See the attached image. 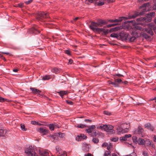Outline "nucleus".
<instances>
[{
  "instance_id": "nucleus-10",
  "label": "nucleus",
  "mask_w": 156,
  "mask_h": 156,
  "mask_svg": "<svg viewBox=\"0 0 156 156\" xmlns=\"http://www.w3.org/2000/svg\"><path fill=\"white\" fill-rule=\"evenodd\" d=\"M52 142H55L58 140V137L55 135H50L48 136Z\"/></svg>"
},
{
  "instance_id": "nucleus-45",
  "label": "nucleus",
  "mask_w": 156,
  "mask_h": 156,
  "mask_svg": "<svg viewBox=\"0 0 156 156\" xmlns=\"http://www.w3.org/2000/svg\"><path fill=\"white\" fill-rule=\"evenodd\" d=\"M142 154L144 156H148V153L145 151H143Z\"/></svg>"
},
{
  "instance_id": "nucleus-38",
  "label": "nucleus",
  "mask_w": 156,
  "mask_h": 156,
  "mask_svg": "<svg viewBox=\"0 0 156 156\" xmlns=\"http://www.w3.org/2000/svg\"><path fill=\"white\" fill-rule=\"evenodd\" d=\"M110 36L112 37L117 38L118 36L117 34L115 33H112L111 34Z\"/></svg>"
},
{
  "instance_id": "nucleus-16",
  "label": "nucleus",
  "mask_w": 156,
  "mask_h": 156,
  "mask_svg": "<svg viewBox=\"0 0 156 156\" xmlns=\"http://www.w3.org/2000/svg\"><path fill=\"white\" fill-rule=\"evenodd\" d=\"M30 30L32 31L33 33L36 34L40 33V31L39 30H38L36 28H32Z\"/></svg>"
},
{
  "instance_id": "nucleus-57",
  "label": "nucleus",
  "mask_w": 156,
  "mask_h": 156,
  "mask_svg": "<svg viewBox=\"0 0 156 156\" xmlns=\"http://www.w3.org/2000/svg\"><path fill=\"white\" fill-rule=\"evenodd\" d=\"M65 52L67 54L70 55V52L68 50H66L65 51Z\"/></svg>"
},
{
  "instance_id": "nucleus-15",
  "label": "nucleus",
  "mask_w": 156,
  "mask_h": 156,
  "mask_svg": "<svg viewBox=\"0 0 156 156\" xmlns=\"http://www.w3.org/2000/svg\"><path fill=\"white\" fill-rule=\"evenodd\" d=\"M140 145H143L145 143V141L144 140L141 138H139L138 139V143Z\"/></svg>"
},
{
  "instance_id": "nucleus-8",
  "label": "nucleus",
  "mask_w": 156,
  "mask_h": 156,
  "mask_svg": "<svg viewBox=\"0 0 156 156\" xmlns=\"http://www.w3.org/2000/svg\"><path fill=\"white\" fill-rule=\"evenodd\" d=\"M37 131L42 133L43 135H44L47 134L48 133L49 130L45 128H40L37 129Z\"/></svg>"
},
{
  "instance_id": "nucleus-52",
  "label": "nucleus",
  "mask_w": 156,
  "mask_h": 156,
  "mask_svg": "<svg viewBox=\"0 0 156 156\" xmlns=\"http://www.w3.org/2000/svg\"><path fill=\"white\" fill-rule=\"evenodd\" d=\"M89 127L91 129H94L95 128L96 126H95L94 125H91V126H89Z\"/></svg>"
},
{
  "instance_id": "nucleus-31",
  "label": "nucleus",
  "mask_w": 156,
  "mask_h": 156,
  "mask_svg": "<svg viewBox=\"0 0 156 156\" xmlns=\"http://www.w3.org/2000/svg\"><path fill=\"white\" fill-rule=\"evenodd\" d=\"M125 23H131L133 25L135 24L136 23V22L134 20H132L129 21H127L125 22Z\"/></svg>"
},
{
  "instance_id": "nucleus-41",
  "label": "nucleus",
  "mask_w": 156,
  "mask_h": 156,
  "mask_svg": "<svg viewBox=\"0 0 156 156\" xmlns=\"http://www.w3.org/2000/svg\"><path fill=\"white\" fill-rule=\"evenodd\" d=\"M151 125L149 123H147L144 125V127L145 128H146L147 129H149Z\"/></svg>"
},
{
  "instance_id": "nucleus-27",
  "label": "nucleus",
  "mask_w": 156,
  "mask_h": 156,
  "mask_svg": "<svg viewBox=\"0 0 156 156\" xmlns=\"http://www.w3.org/2000/svg\"><path fill=\"white\" fill-rule=\"evenodd\" d=\"M20 126L21 129L23 131H26L27 130V129L25 128V126L24 124H21Z\"/></svg>"
},
{
  "instance_id": "nucleus-6",
  "label": "nucleus",
  "mask_w": 156,
  "mask_h": 156,
  "mask_svg": "<svg viewBox=\"0 0 156 156\" xmlns=\"http://www.w3.org/2000/svg\"><path fill=\"white\" fill-rule=\"evenodd\" d=\"M48 13L44 12H40L37 14V19L39 20H42L43 19L49 18Z\"/></svg>"
},
{
  "instance_id": "nucleus-13",
  "label": "nucleus",
  "mask_w": 156,
  "mask_h": 156,
  "mask_svg": "<svg viewBox=\"0 0 156 156\" xmlns=\"http://www.w3.org/2000/svg\"><path fill=\"white\" fill-rule=\"evenodd\" d=\"M97 30V32H103L105 34H107L109 32V30L108 29L105 30L103 28H97L96 29Z\"/></svg>"
},
{
  "instance_id": "nucleus-3",
  "label": "nucleus",
  "mask_w": 156,
  "mask_h": 156,
  "mask_svg": "<svg viewBox=\"0 0 156 156\" xmlns=\"http://www.w3.org/2000/svg\"><path fill=\"white\" fill-rule=\"evenodd\" d=\"M155 12H153L147 14L146 16L144 17H140L136 19L137 21H142L144 22H149L151 21L152 17L155 16Z\"/></svg>"
},
{
  "instance_id": "nucleus-60",
  "label": "nucleus",
  "mask_w": 156,
  "mask_h": 156,
  "mask_svg": "<svg viewBox=\"0 0 156 156\" xmlns=\"http://www.w3.org/2000/svg\"><path fill=\"white\" fill-rule=\"evenodd\" d=\"M2 53H3V54H6V55H12V54L8 52H2Z\"/></svg>"
},
{
  "instance_id": "nucleus-2",
  "label": "nucleus",
  "mask_w": 156,
  "mask_h": 156,
  "mask_svg": "<svg viewBox=\"0 0 156 156\" xmlns=\"http://www.w3.org/2000/svg\"><path fill=\"white\" fill-rule=\"evenodd\" d=\"M108 22L105 20H98L97 23L92 22L90 25L89 27L90 29L94 31H97V28H99L97 27H101L103 25L107 24Z\"/></svg>"
},
{
  "instance_id": "nucleus-39",
  "label": "nucleus",
  "mask_w": 156,
  "mask_h": 156,
  "mask_svg": "<svg viewBox=\"0 0 156 156\" xmlns=\"http://www.w3.org/2000/svg\"><path fill=\"white\" fill-rule=\"evenodd\" d=\"M136 39V37L135 36H132L129 38V41H133Z\"/></svg>"
},
{
  "instance_id": "nucleus-32",
  "label": "nucleus",
  "mask_w": 156,
  "mask_h": 156,
  "mask_svg": "<svg viewBox=\"0 0 156 156\" xmlns=\"http://www.w3.org/2000/svg\"><path fill=\"white\" fill-rule=\"evenodd\" d=\"M115 81L118 83H120L122 82L121 79L117 78H115Z\"/></svg>"
},
{
  "instance_id": "nucleus-21",
  "label": "nucleus",
  "mask_w": 156,
  "mask_h": 156,
  "mask_svg": "<svg viewBox=\"0 0 156 156\" xmlns=\"http://www.w3.org/2000/svg\"><path fill=\"white\" fill-rule=\"evenodd\" d=\"M58 93L62 97V98L63 95L66 94L67 92L66 91H61L60 92H58Z\"/></svg>"
},
{
  "instance_id": "nucleus-53",
  "label": "nucleus",
  "mask_w": 156,
  "mask_h": 156,
  "mask_svg": "<svg viewBox=\"0 0 156 156\" xmlns=\"http://www.w3.org/2000/svg\"><path fill=\"white\" fill-rule=\"evenodd\" d=\"M108 144L107 143H104L102 145V147H106L108 145Z\"/></svg>"
},
{
  "instance_id": "nucleus-47",
  "label": "nucleus",
  "mask_w": 156,
  "mask_h": 156,
  "mask_svg": "<svg viewBox=\"0 0 156 156\" xmlns=\"http://www.w3.org/2000/svg\"><path fill=\"white\" fill-rule=\"evenodd\" d=\"M81 138H82V139H85L87 138V136L83 134H80Z\"/></svg>"
},
{
  "instance_id": "nucleus-55",
  "label": "nucleus",
  "mask_w": 156,
  "mask_h": 156,
  "mask_svg": "<svg viewBox=\"0 0 156 156\" xmlns=\"http://www.w3.org/2000/svg\"><path fill=\"white\" fill-rule=\"evenodd\" d=\"M136 29L137 30H140L142 29V27L140 26H136L135 27Z\"/></svg>"
},
{
  "instance_id": "nucleus-36",
  "label": "nucleus",
  "mask_w": 156,
  "mask_h": 156,
  "mask_svg": "<svg viewBox=\"0 0 156 156\" xmlns=\"http://www.w3.org/2000/svg\"><path fill=\"white\" fill-rule=\"evenodd\" d=\"M104 156H111L110 152L106 151L105 152Z\"/></svg>"
},
{
  "instance_id": "nucleus-56",
  "label": "nucleus",
  "mask_w": 156,
  "mask_h": 156,
  "mask_svg": "<svg viewBox=\"0 0 156 156\" xmlns=\"http://www.w3.org/2000/svg\"><path fill=\"white\" fill-rule=\"evenodd\" d=\"M140 71L143 73H146V69H140Z\"/></svg>"
},
{
  "instance_id": "nucleus-43",
  "label": "nucleus",
  "mask_w": 156,
  "mask_h": 156,
  "mask_svg": "<svg viewBox=\"0 0 156 156\" xmlns=\"http://www.w3.org/2000/svg\"><path fill=\"white\" fill-rule=\"evenodd\" d=\"M118 137H113L111 139V140L114 142H116L118 140Z\"/></svg>"
},
{
  "instance_id": "nucleus-61",
  "label": "nucleus",
  "mask_w": 156,
  "mask_h": 156,
  "mask_svg": "<svg viewBox=\"0 0 156 156\" xmlns=\"http://www.w3.org/2000/svg\"><path fill=\"white\" fill-rule=\"evenodd\" d=\"M84 121L86 122H91V120L89 119H85L84 120Z\"/></svg>"
},
{
  "instance_id": "nucleus-33",
  "label": "nucleus",
  "mask_w": 156,
  "mask_h": 156,
  "mask_svg": "<svg viewBox=\"0 0 156 156\" xmlns=\"http://www.w3.org/2000/svg\"><path fill=\"white\" fill-rule=\"evenodd\" d=\"M58 136L61 138H63L65 136V134L61 133H58Z\"/></svg>"
},
{
  "instance_id": "nucleus-40",
  "label": "nucleus",
  "mask_w": 156,
  "mask_h": 156,
  "mask_svg": "<svg viewBox=\"0 0 156 156\" xmlns=\"http://www.w3.org/2000/svg\"><path fill=\"white\" fill-rule=\"evenodd\" d=\"M92 141L95 144H97L98 142V140L97 138H94Z\"/></svg>"
},
{
  "instance_id": "nucleus-11",
  "label": "nucleus",
  "mask_w": 156,
  "mask_h": 156,
  "mask_svg": "<svg viewBox=\"0 0 156 156\" xmlns=\"http://www.w3.org/2000/svg\"><path fill=\"white\" fill-rule=\"evenodd\" d=\"M131 136V135L130 134H126L124 136L120 137L119 138V140L120 141H123L127 140V138H128L130 137Z\"/></svg>"
},
{
  "instance_id": "nucleus-22",
  "label": "nucleus",
  "mask_w": 156,
  "mask_h": 156,
  "mask_svg": "<svg viewBox=\"0 0 156 156\" xmlns=\"http://www.w3.org/2000/svg\"><path fill=\"white\" fill-rule=\"evenodd\" d=\"M56 124H50L49 125V128L50 130L51 131L53 130L55 126H56Z\"/></svg>"
},
{
  "instance_id": "nucleus-62",
  "label": "nucleus",
  "mask_w": 156,
  "mask_h": 156,
  "mask_svg": "<svg viewBox=\"0 0 156 156\" xmlns=\"http://www.w3.org/2000/svg\"><path fill=\"white\" fill-rule=\"evenodd\" d=\"M144 37L146 38H149V36L147 35V34H144Z\"/></svg>"
},
{
  "instance_id": "nucleus-23",
  "label": "nucleus",
  "mask_w": 156,
  "mask_h": 156,
  "mask_svg": "<svg viewBox=\"0 0 156 156\" xmlns=\"http://www.w3.org/2000/svg\"><path fill=\"white\" fill-rule=\"evenodd\" d=\"M58 156H67L66 152L65 151H62L61 153L58 154Z\"/></svg>"
},
{
  "instance_id": "nucleus-49",
  "label": "nucleus",
  "mask_w": 156,
  "mask_h": 156,
  "mask_svg": "<svg viewBox=\"0 0 156 156\" xmlns=\"http://www.w3.org/2000/svg\"><path fill=\"white\" fill-rule=\"evenodd\" d=\"M32 1L33 0H29L28 1L25 2V3L26 4L28 5L31 3Z\"/></svg>"
},
{
  "instance_id": "nucleus-5",
  "label": "nucleus",
  "mask_w": 156,
  "mask_h": 156,
  "mask_svg": "<svg viewBox=\"0 0 156 156\" xmlns=\"http://www.w3.org/2000/svg\"><path fill=\"white\" fill-rule=\"evenodd\" d=\"M25 152L28 156H38L32 146H30L26 148Z\"/></svg>"
},
{
  "instance_id": "nucleus-58",
  "label": "nucleus",
  "mask_w": 156,
  "mask_h": 156,
  "mask_svg": "<svg viewBox=\"0 0 156 156\" xmlns=\"http://www.w3.org/2000/svg\"><path fill=\"white\" fill-rule=\"evenodd\" d=\"M18 6L20 8H22L23 6V3H20L18 5Z\"/></svg>"
},
{
  "instance_id": "nucleus-17",
  "label": "nucleus",
  "mask_w": 156,
  "mask_h": 156,
  "mask_svg": "<svg viewBox=\"0 0 156 156\" xmlns=\"http://www.w3.org/2000/svg\"><path fill=\"white\" fill-rule=\"evenodd\" d=\"M30 89L32 91L33 93L34 94H39L41 92L40 90L35 88H30Z\"/></svg>"
},
{
  "instance_id": "nucleus-44",
  "label": "nucleus",
  "mask_w": 156,
  "mask_h": 156,
  "mask_svg": "<svg viewBox=\"0 0 156 156\" xmlns=\"http://www.w3.org/2000/svg\"><path fill=\"white\" fill-rule=\"evenodd\" d=\"M112 147V145L110 144L109 145L108 144L107 146V149L108 150H111V148Z\"/></svg>"
},
{
  "instance_id": "nucleus-34",
  "label": "nucleus",
  "mask_w": 156,
  "mask_h": 156,
  "mask_svg": "<svg viewBox=\"0 0 156 156\" xmlns=\"http://www.w3.org/2000/svg\"><path fill=\"white\" fill-rule=\"evenodd\" d=\"M86 126L85 125L82 124H80L78 125L77 126V127L78 128H83Z\"/></svg>"
},
{
  "instance_id": "nucleus-20",
  "label": "nucleus",
  "mask_w": 156,
  "mask_h": 156,
  "mask_svg": "<svg viewBox=\"0 0 156 156\" xmlns=\"http://www.w3.org/2000/svg\"><path fill=\"white\" fill-rule=\"evenodd\" d=\"M6 133V130L2 129H0V136H3Z\"/></svg>"
},
{
  "instance_id": "nucleus-19",
  "label": "nucleus",
  "mask_w": 156,
  "mask_h": 156,
  "mask_svg": "<svg viewBox=\"0 0 156 156\" xmlns=\"http://www.w3.org/2000/svg\"><path fill=\"white\" fill-rule=\"evenodd\" d=\"M105 125H101L100 126H97V129H101L105 131Z\"/></svg>"
},
{
  "instance_id": "nucleus-26",
  "label": "nucleus",
  "mask_w": 156,
  "mask_h": 156,
  "mask_svg": "<svg viewBox=\"0 0 156 156\" xmlns=\"http://www.w3.org/2000/svg\"><path fill=\"white\" fill-rule=\"evenodd\" d=\"M120 29V27H116L114 28H112L110 29V31H116Z\"/></svg>"
},
{
  "instance_id": "nucleus-4",
  "label": "nucleus",
  "mask_w": 156,
  "mask_h": 156,
  "mask_svg": "<svg viewBox=\"0 0 156 156\" xmlns=\"http://www.w3.org/2000/svg\"><path fill=\"white\" fill-rule=\"evenodd\" d=\"M118 125V127L117 128V132L118 134L125 133L128 132L129 127L126 126L127 125V123H124L121 124L120 123H119Z\"/></svg>"
},
{
  "instance_id": "nucleus-59",
  "label": "nucleus",
  "mask_w": 156,
  "mask_h": 156,
  "mask_svg": "<svg viewBox=\"0 0 156 156\" xmlns=\"http://www.w3.org/2000/svg\"><path fill=\"white\" fill-rule=\"evenodd\" d=\"M148 129L151 130L152 131H153L154 130V128L153 126H152L151 125L150 126V127Z\"/></svg>"
},
{
  "instance_id": "nucleus-25",
  "label": "nucleus",
  "mask_w": 156,
  "mask_h": 156,
  "mask_svg": "<svg viewBox=\"0 0 156 156\" xmlns=\"http://www.w3.org/2000/svg\"><path fill=\"white\" fill-rule=\"evenodd\" d=\"M132 140L133 142L135 144H137L138 142L137 138L136 136H133L132 137Z\"/></svg>"
},
{
  "instance_id": "nucleus-18",
  "label": "nucleus",
  "mask_w": 156,
  "mask_h": 156,
  "mask_svg": "<svg viewBox=\"0 0 156 156\" xmlns=\"http://www.w3.org/2000/svg\"><path fill=\"white\" fill-rule=\"evenodd\" d=\"M51 78L50 75H46L42 77L41 80H48Z\"/></svg>"
},
{
  "instance_id": "nucleus-14",
  "label": "nucleus",
  "mask_w": 156,
  "mask_h": 156,
  "mask_svg": "<svg viewBox=\"0 0 156 156\" xmlns=\"http://www.w3.org/2000/svg\"><path fill=\"white\" fill-rule=\"evenodd\" d=\"M38 153L41 156H46L48 155V153L45 151L38 150Z\"/></svg>"
},
{
  "instance_id": "nucleus-42",
  "label": "nucleus",
  "mask_w": 156,
  "mask_h": 156,
  "mask_svg": "<svg viewBox=\"0 0 156 156\" xmlns=\"http://www.w3.org/2000/svg\"><path fill=\"white\" fill-rule=\"evenodd\" d=\"M115 77V78H117L118 77H120L121 76H123V75L119 74H116L114 75Z\"/></svg>"
},
{
  "instance_id": "nucleus-37",
  "label": "nucleus",
  "mask_w": 156,
  "mask_h": 156,
  "mask_svg": "<svg viewBox=\"0 0 156 156\" xmlns=\"http://www.w3.org/2000/svg\"><path fill=\"white\" fill-rule=\"evenodd\" d=\"M105 4V2L104 1H100L98 3L97 5L98 6H101Z\"/></svg>"
},
{
  "instance_id": "nucleus-12",
  "label": "nucleus",
  "mask_w": 156,
  "mask_h": 156,
  "mask_svg": "<svg viewBox=\"0 0 156 156\" xmlns=\"http://www.w3.org/2000/svg\"><path fill=\"white\" fill-rule=\"evenodd\" d=\"M144 131V129L142 128L140 126H139L137 130L135 131L136 133H137L139 134H142Z\"/></svg>"
},
{
  "instance_id": "nucleus-1",
  "label": "nucleus",
  "mask_w": 156,
  "mask_h": 156,
  "mask_svg": "<svg viewBox=\"0 0 156 156\" xmlns=\"http://www.w3.org/2000/svg\"><path fill=\"white\" fill-rule=\"evenodd\" d=\"M149 6V3H145L141 6L140 7L141 8H143L142 11L140 12H136L135 14L133 15H129L128 17H125L122 16L119 18V19H115L114 20V22L118 23L121 22L122 20H125L127 19H134L137 16L139 15H142L144 14V12L147 11L148 9L147 7Z\"/></svg>"
},
{
  "instance_id": "nucleus-46",
  "label": "nucleus",
  "mask_w": 156,
  "mask_h": 156,
  "mask_svg": "<svg viewBox=\"0 0 156 156\" xmlns=\"http://www.w3.org/2000/svg\"><path fill=\"white\" fill-rule=\"evenodd\" d=\"M112 85L115 87H118V84L115 81L113 82Z\"/></svg>"
},
{
  "instance_id": "nucleus-48",
  "label": "nucleus",
  "mask_w": 156,
  "mask_h": 156,
  "mask_svg": "<svg viewBox=\"0 0 156 156\" xmlns=\"http://www.w3.org/2000/svg\"><path fill=\"white\" fill-rule=\"evenodd\" d=\"M86 132L88 133H91L92 131L91 130V129L89 127V128L88 129H87L86 130Z\"/></svg>"
},
{
  "instance_id": "nucleus-51",
  "label": "nucleus",
  "mask_w": 156,
  "mask_h": 156,
  "mask_svg": "<svg viewBox=\"0 0 156 156\" xmlns=\"http://www.w3.org/2000/svg\"><path fill=\"white\" fill-rule=\"evenodd\" d=\"M154 4L152 7L153 10H156V1H154Z\"/></svg>"
},
{
  "instance_id": "nucleus-30",
  "label": "nucleus",
  "mask_w": 156,
  "mask_h": 156,
  "mask_svg": "<svg viewBox=\"0 0 156 156\" xmlns=\"http://www.w3.org/2000/svg\"><path fill=\"white\" fill-rule=\"evenodd\" d=\"M82 140V138H81L80 135V136H77L76 137V140L78 141H81Z\"/></svg>"
},
{
  "instance_id": "nucleus-7",
  "label": "nucleus",
  "mask_w": 156,
  "mask_h": 156,
  "mask_svg": "<svg viewBox=\"0 0 156 156\" xmlns=\"http://www.w3.org/2000/svg\"><path fill=\"white\" fill-rule=\"evenodd\" d=\"M114 127L110 125H105V131L109 132L111 133H114L115 132V130L113 129Z\"/></svg>"
},
{
  "instance_id": "nucleus-63",
  "label": "nucleus",
  "mask_w": 156,
  "mask_h": 156,
  "mask_svg": "<svg viewBox=\"0 0 156 156\" xmlns=\"http://www.w3.org/2000/svg\"><path fill=\"white\" fill-rule=\"evenodd\" d=\"M66 101L67 103H68L70 105H72L73 104V102L70 101Z\"/></svg>"
},
{
  "instance_id": "nucleus-9",
  "label": "nucleus",
  "mask_w": 156,
  "mask_h": 156,
  "mask_svg": "<svg viewBox=\"0 0 156 156\" xmlns=\"http://www.w3.org/2000/svg\"><path fill=\"white\" fill-rule=\"evenodd\" d=\"M154 24L153 23H150L149 24V27H151V28H148L147 29H145V31L148 33L149 34L151 35H152L153 34V31L152 30L151 28H152L154 29Z\"/></svg>"
},
{
  "instance_id": "nucleus-35",
  "label": "nucleus",
  "mask_w": 156,
  "mask_h": 156,
  "mask_svg": "<svg viewBox=\"0 0 156 156\" xmlns=\"http://www.w3.org/2000/svg\"><path fill=\"white\" fill-rule=\"evenodd\" d=\"M146 144L147 146H151V142L149 140H146Z\"/></svg>"
},
{
  "instance_id": "nucleus-29",
  "label": "nucleus",
  "mask_w": 156,
  "mask_h": 156,
  "mask_svg": "<svg viewBox=\"0 0 156 156\" xmlns=\"http://www.w3.org/2000/svg\"><path fill=\"white\" fill-rule=\"evenodd\" d=\"M51 71L55 73H57L59 72V70L58 69H52Z\"/></svg>"
},
{
  "instance_id": "nucleus-54",
  "label": "nucleus",
  "mask_w": 156,
  "mask_h": 156,
  "mask_svg": "<svg viewBox=\"0 0 156 156\" xmlns=\"http://www.w3.org/2000/svg\"><path fill=\"white\" fill-rule=\"evenodd\" d=\"M104 113L105 114L107 115H110L111 114V113L107 111H104Z\"/></svg>"
},
{
  "instance_id": "nucleus-28",
  "label": "nucleus",
  "mask_w": 156,
  "mask_h": 156,
  "mask_svg": "<svg viewBox=\"0 0 156 156\" xmlns=\"http://www.w3.org/2000/svg\"><path fill=\"white\" fill-rule=\"evenodd\" d=\"M7 101H8V100H7V99H5V98L0 97V102H2Z\"/></svg>"
},
{
  "instance_id": "nucleus-64",
  "label": "nucleus",
  "mask_w": 156,
  "mask_h": 156,
  "mask_svg": "<svg viewBox=\"0 0 156 156\" xmlns=\"http://www.w3.org/2000/svg\"><path fill=\"white\" fill-rule=\"evenodd\" d=\"M84 156H93V155H92L91 154L89 153L87 154H85Z\"/></svg>"
},
{
  "instance_id": "nucleus-50",
  "label": "nucleus",
  "mask_w": 156,
  "mask_h": 156,
  "mask_svg": "<svg viewBox=\"0 0 156 156\" xmlns=\"http://www.w3.org/2000/svg\"><path fill=\"white\" fill-rule=\"evenodd\" d=\"M31 122L32 124L33 125H37L38 124V122L35 121H32Z\"/></svg>"
},
{
  "instance_id": "nucleus-24",
  "label": "nucleus",
  "mask_w": 156,
  "mask_h": 156,
  "mask_svg": "<svg viewBox=\"0 0 156 156\" xmlns=\"http://www.w3.org/2000/svg\"><path fill=\"white\" fill-rule=\"evenodd\" d=\"M55 149L58 153V154H60L61 153L62 151L61 148H59L57 146L55 147Z\"/></svg>"
}]
</instances>
